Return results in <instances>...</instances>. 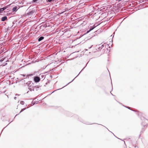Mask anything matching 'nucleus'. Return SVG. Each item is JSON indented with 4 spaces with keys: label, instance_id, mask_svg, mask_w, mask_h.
<instances>
[{
    "label": "nucleus",
    "instance_id": "nucleus-16",
    "mask_svg": "<svg viewBox=\"0 0 148 148\" xmlns=\"http://www.w3.org/2000/svg\"><path fill=\"white\" fill-rule=\"evenodd\" d=\"M82 71V70L80 71V72L79 73V74L77 75L76 77H77L79 74Z\"/></svg>",
    "mask_w": 148,
    "mask_h": 148
},
{
    "label": "nucleus",
    "instance_id": "nucleus-26",
    "mask_svg": "<svg viewBox=\"0 0 148 148\" xmlns=\"http://www.w3.org/2000/svg\"><path fill=\"white\" fill-rule=\"evenodd\" d=\"M2 65V64H1V65Z\"/></svg>",
    "mask_w": 148,
    "mask_h": 148
},
{
    "label": "nucleus",
    "instance_id": "nucleus-1",
    "mask_svg": "<svg viewBox=\"0 0 148 148\" xmlns=\"http://www.w3.org/2000/svg\"><path fill=\"white\" fill-rule=\"evenodd\" d=\"M34 80L35 82H38L40 81V79L39 77L36 76L34 77Z\"/></svg>",
    "mask_w": 148,
    "mask_h": 148
},
{
    "label": "nucleus",
    "instance_id": "nucleus-12",
    "mask_svg": "<svg viewBox=\"0 0 148 148\" xmlns=\"http://www.w3.org/2000/svg\"><path fill=\"white\" fill-rule=\"evenodd\" d=\"M21 75L23 76V77H25L26 76V77H27L28 76V75Z\"/></svg>",
    "mask_w": 148,
    "mask_h": 148
},
{
    "label": "nucleus",
    "instance_id": "nucleus-3",
    "mask_svg": "<svg viewBox=\"0 0 148 148\" xmlns=\"http://www.w3.org/2000/svg\"><path fill=\"white\" fill-rule=\"evenodd\" d=\"M6 59V57L4 58H2L0 60V62H3V61H4L5 60V61L7 62V60Z\"/></svg>",
    "mask_w": 148,
    "mask_h": 148
},
{
    "label": "nucleus",
    "instance_id": "nucleus-18",
    "mask_svg": "<svg viewBox=\"0 0 148 148\" xmlns=\"http://www.w3.org/2000/svg\"><path fill=\"white\" fill-rule=\"evenodd\" d=\"M82 71V70L80 71V72L79 73V74L77 75L76 77H77L79 74Z\"/></svg>",
    "mask_w": 148,
    "mask_h": 148
},
{
    "label": "nucleus",
    "instance_id": "nucleus-20",
    "mask_svg": "<svg viewBox=\"0 0 148 148\" xmlns=\"http://www.w3.org/2000/svg\"><path fill=\"white\" fill-rule=\"evenodd\" d=\"M68 84H67V85H66L65 86H66V85H67ZM65 87V86H63V87Z\"/></svg>",
    "mask_w": 148,
    "mask_h": 148
},
{
    "label": "nucleus",
    "instance_id": "nucleus-22",
    "mask_svg": "<svg viewBox=\"0 0 148 148\" xmlns=\"http://www.w3.org/2000/svg\"><path fill=\"white\" fill-rule=\"evenodd\" d=\"M127 108H128V109H130V107H127Z\"/></svg>",
    "mask_w": 148,
    "mask_h": 148
},
{
    "label": "nucleus",
    "instance_id": "nucleus-7",
    "mask_svg": "<svg viewBox=\"0 0 148 148\" xmlns=\"http://www.w3.org/2000/svg\"><path fill=\"white\" fill-rule=\"evenodd\" d=\"M6 9V7H4L2 8H0V13H1V12L3 11L4 10H5Z\"/></svg>",
    "mask_w": 148,
    "mask_h": 148
},
{
    "label": "nucleus",
    "instance_id": "nucleus-6",
    "mask_svg": "<svg viewBox=\"0 0 148 148\" xmlns=\"http://www.w3.org/2000/svg\"><path fill=\"white\" fill-rule=\"evenodd\" d=\"M95 27H90V30L89 31H87V33H89L90 31L93 30Z\"/></svg>",
    "mask_w": 148,
    "mask_h": 148
},
{
    "label": "nucleus",
    "instance_id": "nucleus-17",
    "mask_svg": "<svg viewBox=\"0 0 148 148\" xmlns=\"http://www.w3.org/2000/svg\"><path fill=\"white\" fill-rule=\"evenodd\" d=\"M82 71V70L80 71V72L79 73V74L77 75L76 77H77L79 74Z\"/></svg>",
    "mask_w": 148,
    "mask_h": 148
},
{
    "label": "nucleus",
    "instance_id": "nucleus-4",
    "mask_svg": "<svg viewBox=\"0 0 148 148\" xmlns=\"http://www.w3.org/2000/svg\"><path fill=\"white\" fill-rule=\"evenodd\" d=\"M7 19V17L6 16H4V17H3L1 18V21H4L5 20H6Z\"/></svg>",
    "mask_w": 148,
    "mask_h": 148
},
{
    "label": "nucleus",
    "instance_id": "nucleus-10",
    "mask_svg": "<svg viewBox=\"0 0 148 148\" xmlns=\"http://www.w3.org/2000/svg\"><path fill=\"white\" fill-rule=\"evenodd\" d=\"M26 109V108H23L22 109H21V111H20V113L18 114H19L20 113H21V112H22V111H24V110H25Z\"/></svg>",
    "mask_w": 148,
    "mask_h": 148
},
{
    "label": "nucleus",
    "instance_id": "nucleus-14",
    "mask_svg": "<svg viewBox=\"0 0 148 148\" xmlns=\"http://www.w3.org/2000/svg\"><path fill=\"white\" fill-rule=\"evenodd\" d=\"M7 64V63H5V64H4V65H3V66H5V65H6Z\"/></svg>",
    "mask_w": 148,
    "mask_h": 148
},
{
    "label": "nucleus",
    "instance_id": "nucleus-2",
    "mask_svg": "<svg viewBox=\"0 0 148 148\" xmlns=\"http://www.w3.org/2000/svg\"><path fill=\"white\" fill-rule=\"evenodd\" d=\"M29 89L31 91H33L34 90V88L33 87L30 86L29 87Z\"/></svg>",
    "mask_w": 148,
    "mask_h": 148
},
{
    "label": "nucleus",
    "instance_id": "nucleus-11",
    "mask_svg": "<svg viewBox=\"0 0 148 148\" xmlns=\"http://www.w3.org/2000/svg\"><path fill=\"white\" fill-rule=\"evenodd\" d=\"M39 0H33V2H36L38 1Z\"/></svg>",
    "mask_w": 148,
    "mask_h": 148
},
{
    "label": "nucleus",
    "instance_id": "nucleus-13",
    "mask_svg": "<svg viewBox=\"0 0 148 148\" xmlns=\"http://www.w3.org/2000/svg\"><path fill=\"white\" fill-rule=\"evenodd\" d=\"M75 77L71 82H69V83H68V84H69V83H71V82H72L73 81V80H74V79L76 77Z\"/></svg>",
    "mask_w": 148,
    "mask_h": 148
},
{
    "label": "nucleus",
    "instance_id": "nucleus-21",
    "mask_svg": "<svg viewBox=\"0 0 148 148\" xmlns=\"http://www.w3.org/2000/svg\"><path fill=\"white\" fill-rule=\"evenodd\" d=\"M102 47H104V45H102Z\"/></svg>",
    "mask_w": 148,
    "mask_h": 148
},
{
    "label": "nucleus",
    "instance_id": "nucleus-8",
    "mask_svg": "<svg viewBox=\"0 0 148 148\" xmlns=\"http://www.w3.org/2000/svg\"><path fill=\"white\" fill-rule=\"evenodd\" d=\"M44 38L43 36H41L38 39V41L40 42Z\"/></svg>",
    "mask_w": 148,
    "mask_h": 148
},
{
    "label": "nucleus",
    "instance_id": "nucleus-19",
    "mask_svg": "<svg viewBox=\"0 0 148 148\" xmlns=\"http://www.w3.org/2000/svg\"><path fill=\"white\" fill-rule=\"evenodd\" d=\"M68 84H67V85H66L65 86H66V85H67ZM65 87V86H63V87Z\"/></svg>",
    "mask_w": 148,
    "mask_h": 148
},
{
    "label": "nucleus",
    "instance_id": "nucleus-15",
    "mask_svg": "<svg viewBox=\"0 0 148 148\" xmlns=\"http://www.w3.org/2000/svg\"><path fill=\"white\" fill-rule=\"evenodd\" d=\"M16 97H14V99H16Z\"/></svg>",
    "mask_w": 148,
    "mask_h": 148
},
{
    "label": "nucleus",
    "instance_id": "nucleus-24",
    "mask_svg": "<svg viewBox=\"0 0 148 148\" xmlns=\"http://www.w3.org/2000/svg\"><path fill=\"white\" fill-rule=\"evenodd\" d=\"M62 89V88H60V89H59L58 90H59V89Z\"/></svg>",
    "mask_w": 148,
    "mask_h": 148
},
{
    "label": "nucleus",
    "instance_id": "nucleus-23",
    "mask_svg": "<svg viewBox=\"0 0 148 148\" xmlns=\"http://www.w3.org/2000/svg\"><path fill=\"white\" fill-rule=\"evenodd\" d=\"M110 93H111V94L112 95H112V93H111V92H110Z\"/></svg>",
    "mask_w": 148,
    "mask_h": 148
},
{
    "label": "nucleus",
    "instance_id": "nucleus-5",
    "mask_svg": "<svg viewBox=\"0 0 148 148\" xmlns=\"http://www.w3.org/2000/svg\"><path fill=\"white\" fill-rule=\"evenodd\" d=\"M17 8H18V7L16 6L14 7L12 9L13 12H15L16 11V9Z\"/></svg>",
    "mask_w": 148,
    "mask_h": 148
},
{
    "label": "nucleus",
    "instance_id": "nucleus-25",
    "mask_svg": "<svg viewBox=\"0 0 148 148\" xmlns=\"http://www.w3.org/2000/svg\"><path fill=\"white\" fill-rule=\"evenodd\" d=\"M116 1H119V0H116Z\"/></svg>",
    "mask_w": 148,
    "mask_h": 148
},
{
    "label": "nucleus",
    "instance_id": "nucleus-9",
    "mask_svg": "<svg viewBox=\"0 0 148 148\" xmlns=\"http://www.w3.org/2000/svg\"><path fill=\"white\" fill-rule=\"evenodd\" d=\"M20 103L22 104V105H23L24 104V101H20Z\"/></svg>",
    "mask_w": 148,
    "mask_h": 148
}]
</instances>
